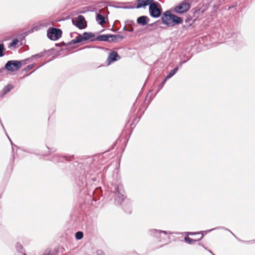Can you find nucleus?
I'll return each instance as SVG.
<instances>
[{
  "label": "nucleus",
  "instance_id": "1",
  "mask_svg": "<svg viewBox=\"0 0 255 255\" xmlns=\"http://www.w3.org/2000/svg\"><path fill=\"white\" fill-rule=\"evenodd\" d=\"M112 192L114 194V204L120 206L127 214L132 212V201L127 197L126 192L122 183H115L111 188Z\"/></svg>",
  "mask_w": 255,
  "mask_h": 255
},
{
  "label": "nucleus",
  "instance_id": "2",
  "mask_svg": "<svg viewBox=\"0 0 255 255\" xmlns=\"http://www.w3.org/2000/svg\"><path fill=\"white\" fill-rule=\"evenodd\" d=\"M88 168V165L85 166L79 173H75V182L81 190H83L89 184H94L100 179V172L95 173L92 170L89 171Z\"/></svg>",
  "mask_w": 255,
  "mask_h": 255
},
{
  "label": "nucleus",
  "instance_id": "3",
  "mask_svg": "<svg viewBox=\"0 0 255 255\" xmlns=\"http://www.w3.org/2000/svg\"><path fill=\"white\" fill-rule=\"evenodd\" d=\"M162 23L167 27H174L183 23V18L175 14L172 13L171 9H168L163 12L160 19L155 22L148 24L147 26L152 27L153 29H156L159 23Z\"/></svg>",
  "mask_w": 255,
  "mask_h": 255
},
{
  "label": "nucleus",
  "instance_id": "4",
  "mask_svg": "<svg viewBox=\"0 0 255 255\" xmlns=\"http://www.w3.org/2000/svg\"><path fill=\"white\" fill-rule=\"evenodd\" d=\"M78 36L75 38L72 39L66 43L67 45L70 46L71 45L75 44L77 43H82L84 42L86 43V41L89 40L90 39L93 37L95 36V33L92 32H84L82 34L76 32Z\"/></svg>",
  "mask_w": 255,
  "mask_h": 255
},
{
  "label": "nucleus",
  "instance_id": "5",
  "mask_svg": "<svg viewBox=\"0 0 255 255\" xmlns=\"http://www.w3.org/2000/svg\"><path fill=\"white\" fill-rule=\"evenodd\" d=\"M193 0H184L177 5L175 6L172 12L174 11L178 14H182L187 12L191 7V3Z\"/></svg>",
  "mask_w": 255,
  "mask_h": 255
},
{
  "label": "nucleus",
  "instance_id": "6",
  "mask_svg": "<svg viewBox=\"0 0 255 255\" xmlns=\"http://www.w3.org/2000/svg\"><path fill=\"white\" fill-rule=\"evenodd\" d=\"M149 13L151 17L155 18L161 17L163 14L162 8L159 3L158 2H153L152 4H150L149 6Z\"/></svg>",
  "mask_w": 255,
  "mask_h": 255
},
{
  "label": "nucleus",
  "instance_id": "7",
  "mask_svg": "<svg viewBox=\"0 0 255 255\" xmlns=\"http://www.w3.org/2000/svg\"><path fill=\"white\" fill-rule=\"evenodd\" d=\"M21 67V64L19 60H10L6 62L2 68L8 72H13L18 71Z\"/></svg>",
  "mask_w": 255,
  "mask_h": 255
},
{
  "label": "nucleus",
  "instance_id": "8",
  "mask_svg": "<svg viewBox=\"0 0 255 255\" xmlns=\"http://www.w3.org/2000/svg\"><path fill=\"white\" fill-rule=\"evenodd\" d=\"M62 35V31L58 28L50 27L47 30V37L53 41H56L60 39Z\"/></svg>",
  "mask_w": 255,
  "mask_h": 255
},
{
  "label": "nucleus",
  "instance_id": "9",
  "mask_svg": "<svg viewBox=\"0 0 255 255\" xmlns=\"http://www.w3.org/2000/svg\"><path fill=\"white\" fill-rule=\"evenodd\" d=\"M85 21V17L82 15H79L77 17L72 20V24L80 29H83L86 28L87 25L84 26L83 22Z\"/></svg>",
  "mask_w": 255,
  "mask_h": 255
},
{
  "label": "nucleus",
  "instance_id": "10",
  "mask_svg": "<svg viewBox=\"0 0 255 255\" xmlns=\"http://www.w3.org/2000/svg\"><path fill=\"white\" fill-rule=\"evenodd\" d=\"M74 159V155H65L60 156L59 154H55L52 157L51 160L53 162H63L64 160L69 161H71Z\"/></svg>",
  "mask_w": 255,
  "mask_h": 255
},
{
  "label": "nucleus",
  "instance_id": "11",
  "mask_svg": "<svg viewBox=\"0 0 255 255\" xmlns=\"http://www.w3.org/2000/svg\"><path fill=\"white\" fill-rule=\"evenodd\" d=\"M148 233L149 235L155 237L157 239H159V242H161V240L160 239L161 237V234L163 233L164 235L167 234H171L172 233L170 232H167L166 231H163L157 229H150L148 231Z\"/></svg>",
  "mask_w": 255,
  "mask_h": 255
},
{
  "label": "nucleus",
  "instance_id": "12",
  "mask_svg": "<svg viewBox=\"0 0 255 255\" xmlns=\"http://www.w3.org/2000/svg\"><path fill=\"white\" fill-rule=\"evenodd\" d=\"M121 56L116 51H111L109 53L107 62L108 65L118 61L121 59Z\"/></svg>",
  "mask_w": 255,
  "mask_h": 255
},
{
  "label": "nucleus",
  "instance_id": "13",
  "mask_svg": "<svg viewBox=\"0 0 255 255\" xmlns=\"http://www.w3.org/2000/svg\"><path fill=\"white\" fill-rule=\"evenodd\" d=\"M110 37V34H100L96 37L95 36L93 37L92 38L89 39V41L93 42L95 41H99L111 42Z\"/></svg>",
  "mask_w": 255,
  "mask_h": 255
},
{
  "label": "nucleus",
  "instance_id": "14",
  "mask_svg": "<svg viewBox=\"0 0 255 255\" xmlns=\"http://www.w3.org/2000/svg\"><path fill=\"white\" fill-rule=\"evenodd\" d=\"M154 0H136L137 4L135 7L137 9L140 8H145L146 6H149L150 4H152Z\"/></svg>",
  "mask_w": 255,
  "mask_h": 255
},
{
  "label": "nucleus",
  "instance_id": "15",
  "mask_svg": "<svg viewBox=\"0 0 255 255\" xmlns=\"http://www.w3.org/2000/svg\"><path fill=\"white\" fill-rule=\"evenodd\" d=\"M150 20L149 18L146 15H141L138 17L136 19V23L142 26L148 25Z\"/></svg>",
  "mask_w": 255,
  "mask_h": 255
},
{
  "label": "nucleus",
  "instance_id": "16",
  "mask_svg": "<svg viewBox=\"0 0 255 255\" xmlns=\"http://www.w3.org/2000/svg\"><path fill=\"white\" fill-rule=\"evenodd\" d=\"M92 200L97 201L100 199L102 195V190L101 187H97L92 192Z\"/></svg>",
  "mask_w": 255,
  "mask_h": 255
},
{
  "label": "nucleus",
  "instance_id": "17",
  "mask_svg": "<svg viewBox=\"0 0 255 255\" xmlns=\"http://www.w3.org/2000/svg\"><path fill=\"white\" fill-rule=\"evenodd\" d=\"M14 88V85L11 84H8L5 86L0 92V98H3Z\"/></svg>",
  "mask_w": 255,
  "mask_h": 255
},
{
  "label": "nucleus",
  "instance_id": "18",
  "mask_svg": "<svg viewBox=\"0 0 255 255\" xmlns=\"http://www.w3.org/2000/svg\"><path fill=\"white\" fill-rule=\"evenodd\" d=\"M168 80V79H167L166 78V77H165L163 80L161 81V82L160 83V84L158 85V89L156 91V93L153 95H152V94H151V95L150 96V102L151 101V100L154 98V97L155 96V95L161 90V89L163 87L164 85H165V84L166 83L167 80Z\"/></svg>",
  "mask_w": 255,
  "mask_h": 255
},
{
  "label": "nucleus",
  "instance_id": "19",
  "mask_svg": "<svg viewBox=\"0 0 255 255\" xmlns=\"http://www.w3.org/2000/svg\"><path fill=\"white\" fill-rule=\"evenodd\" d=\"M204 237V235H202L200 239H193L192 238H190L188 237V236H186L184 238V241L185 242H186L187 244L189 245H192L196 242H199L201 241L203 238Z\"/></svg>",
  "mask_w": 255,
  "mask_h": 255
},
{
  "label": "nucleus",
  "instance_id": "20",
  "mask_svg": "<svg viewBox=\"0 0 255 255\" xmlns=\"http://www.w3.org/2000/svg\"><path fill=\"white\" fill-rule=\"evenodd\" d=\"M96 20L98 23L100 25H102V24L106 22L105 17L101 14L100 11L98 13H96Z\"/></svg>",
  "mask_w": 255,
  "mask_h": 255
},
{
  "label": "nucleus",
  "instance_id": "21",
  "mask_svg": "<svg viewBox=\"0 0 255 255\" xmlns=\"http://www.w3.org/2000/svg\"><path fill=\"white\" fill-rule=\"evenodd\" d=\"M19 39L18 38H13L11 41L9 43L8 47L9 48H17L18 47Z\"/></svg>",
  "mask_w": 255,
  "mask_h": 255
},
{
  "label": "nucleus",
  "instance_id": "22",
  "mask_svg": "<svg viewBox=\"0 0 255 255\" xmlns=\"http://www.w3.org/2000/svg\"><path fill=\"white\" fill-rule=\"evenodd\" d=\"M15 247L18 253H21L22 255H26V253L24 252V249L22 245L20 243L17 242Z\"/></svg>",
  "mask_w": 255,
  "mask_h": 255
},
{
  "label": "nucleus",
  "instance_id": "23",
  "mask_svg": "<svg viewBox=\"0 0 255 255\" xmlns=\"http://www.w3.org/2000/svg\"><path fill=\"white\" fill-rule=\"evenodd\" d=\"M179 66H176L175 68L172 69L165 77H166L167 79H169L177 72Z\"/></svg>",
  "mask_w": 255,
  "mask_h": 255
},
{
  "label": "nucleus",
  "instance_id": "24",
  "mask_svg": "<svg viewBox=\"0 0 255 255\" xmlns=\"http://www.w3.org/2000/svg\"><path fill=\"white\" fill-rule=\"evenodd\" d=\"M229 37L231 38L234 43H236L241 38V35L239 33H232L231 34V36H229Z\"/></svg>",
  "mask_w": 255,
  "mask_h": 255
},
{
  "label": "nucleus",
  "instance_id": "25",
  "mask_svg": "<svg viewBox=\"0 0 255 255\" xmlns=\"http://www.w3.org/2000/svg\"><path fill=\"white\" fill-rule=\"evenodd\" d=\"M216 230L217 229H223V230H224L225 231H228V232H230L231 234H232L233 235V236L235 237V238L237 239L240 242H244V243L246 242V241H243V240H242L240 239L239 238H238L231 231H230L229 229H228V228H227L226 227H216Z\"/></svg>",
  "mask_w": 255,
  "mask_h": 255
},
{
  "label": "nucleus",
  "instance_id": "26",
  "mask_svg": "<svg viewBox=\"0 0 255 255\" xmlns=\"http://www.w3.org/2000/svg\"><path fill=\"white\" fill-rule=\"evenodd\" d=\"M58 252L56 250L53 251L46 250L43 255H58Z\"/></svg>",
  "mask_w": 255,
  "mask_h": 255
},
{
  "label": "nucleus",
  "instance_id": "27",
  "mask_svg": "<svg viewBox=\"0 0 255 255\" xmlns=\"http://www.w3.org/2000/svg\"><path fill=\"white\" fill-rule=\"evenodd\" d=\"M14 154H12V158L10 159V162L9 164V165L7 166V169L8 170H9L10 172H12V167L13 165L14 164Z\"/></svg>",
  "mask_w": 255,
  "mask_h": 255
},
{
  "label": "nucleus",
  "instance_id": "28",
  "mask_svg": "<svg viewBox=\"0 0 255 255\" xmlns=\"http://www.w3.org/2000/svg\"><path fill=\"white\" fill-rule=\"evenodd\" d=\"M84 237V234L82 231H78L75 234V239L77 240H81Z\"/></svg>",
  "mask_w": 255,
  "mask_h": 255
},
{
  "label": "nucleus",
  "instance_id": "29",
  "mask_svg": "<svg viewBox=\"0 0 255 255\" xmlns=\"http://www.w3.org/2000/svg\"><path fill=\"white\" fill-rule=\"evenodd\" d=\"M126 25H127L128 28H133V26L134 25V21L132 20H127L125 21Z\"/></svg>",
  "mask_w": 255,
  "mask_h": 255
},
{
  "label": "nucleus",
  "instance_id": "30",
  "mask_svg": "<svg viewBox=\"0 0 255 255\" xmlns=\"http://www.w3.org/2000/svg\"><path fill=\"white\" fill-rule=\"evenodd\" d=\"M33 60L31 58V57H30L29 58H27L26 59H23V60H19L21 64V66L22 65H25L28 62H31Z\"/></svg>",
  "mask_w": 255,
  "mask_h": 255
},
{
  "label": "nucleus",
  "instance_id": "31",
  "mask_svg": "<svg viewBox=\"0 0 255 255\" xmlns=\"http://www.w3.org/2000/svg\"><path fill=\"white\" fill-rule=\"evenodd\" d=\"M110 35H111V37H110L111 42H116L117 39L118 38L119 34H110Z\"/></svg>",
  "mask_w": 255,
  "mask_h": 255
},
{
  "label": "nucleus",
  "instance_id": "32",
  "mask_svg": "<svg viewBox=\"0 0 255 255\" xmlns=\"http://www.w3.org/2000/svg\"><path fill=\"white\" fill-rule=\"evenodd\" d=\"M44 52H40V53H38V54L33 55L31 56V57L32 60H33L34 59L41 58V57H43L44 56Z\"/></svg>",
  "mask_w": 255,
  "mask_h": 255
},
{
  "label": "nucleus",
  "instance_id": "33",
  "mask_svg": "<svg viewBox=\"0 0 255 255\" xmlns=\"http://www.w3.org/2000/svg\"><path fill=\"white\" fill-rule=\"evenodd\" d=\"M5 50L4 44L3 43L0 44V57L4 55L3 51Z\"/></svg>",
  "mask_w": 255,
  "mask_h": 255
},
{
  "label": "nucleus",
  "instance_id": "34",
  "mask_svg": "<svg viewBox=\"0 0 255 255\" xmlns=\"http://www.w3.org/2000/svg\"><path fill=\"white\" fill-rule=\"evenodd\" d=\"M35 65V64H31L27 65L25 68L22 69V71H28L32 69Z\"/></svg>",
  "mask_w": 255,
  "mask_h": 255
},
{
  "label": "nucleus",
  "instance_id": "35",
  "mask_svg": "<svg viewBox=\"0 0 255 255\" xmlns=\"http://www.w3.org/2000/svg\"><path fill=\"white\" fill-rule=\"evenodd\" d=\"M202 232H184V233L187 235V236H189V235H191V236H193V235H198V234H200Z\"/></svg>",
  "mask_w": 255,
  "mask_h": 255
},
{
  "label": "nucleus",
  "instance_id": "36",
  "mask_svg": "<svg viewBox=\"0 0 255 255\" xmlns=\"http://www.w3.org/2000/svg\"><path fill=\"white\" fill-rule=\"evenodd\" d=\"M47 148L48 149V154H51L57 151V149L55 147H49L48 146H46Z\"/></svg>",
  "mask_w": 255,
  "mask_h": 255
},
{
  "label": "nucleus",
  "instance_id": "37",
  "mask_svg": "<svg viewBox=\"0 0 255 255\" xmlns=\"http://www.w3.org/2000/svg\"><path fill=\"white\" fill-rule=\"evenodd\" d=\"M127 25H126V24L125 25L124 28H123V30L125 31H128V32H133V30H134V28H128Z\"/></svg>",
  "mask_w": 255,
  "mask_h": 255
},
{
  "label": "nucleus",
  "instance_id": "38",
  "mask_svg": "<svg viewBox=\"0 0 255 255\" xmlns=\"http://www.w3.org/2000/svg\"><path fill=\"white\" fill-rule=\"evenodd\" d=\"M200 11V9L197 7H195L192 9L191 12H192L194 16Z\"/></svg>",
  "mask_w": 255,
  "mask_h": 255
},
{
  "label": "nucleus",
  "instance_id": "39",
  "mask_svg": "<svg viewBox=\"0 0 255 255\" xmlns=\"http://www.w3.org/2000/svg\"><path fill=\"white\" fill-rule=\"evenodd\" d=\"M216 230V228H213L212 229H210V230H206V231H201L202 233L200 234H202V235H204V234H207L213 230Z\"/></svg>",
  "mask_w": 255,
  "mask_h": 255
},
{
  "label": "nucleus",
  "instance_id": "40",
  "mask_svg": "<svg viewBox=\"0 0 255 255\" xmlns=\"http://www.w3.org/2000/svg\"><path fill=\"white\" fill-rule=\"evenodd\" d=\"M112 6L116 7V8H128V9H132V8H136L135 5V6H125V7H119V6H116L112 5Z\"/></svg>",
  "mask_w": 255,
  "mask_h": 255
},
{
  "label": "nucleus",
  "instance_id": "41",
  "mask_svg": "<svg viewBox=\"0 0 255 255\" xmlns=\"http://www.w3.org/2000/svg\"><path fill=\"white\" fill-rule=\"evenodd\" d=\"M39 29V26H35L33 27H32L30 30V31H31V32H33L34 31H37Z\"/></svg>",
  "mask_w": 255,
  "mask_h": 255
},
{
  "label": "nucleus",
  "instance_id": "42",
  "mask_svg": "<svg viewBox=\"0 0 255 255\" xmlns=\"http://www.w3.org/2000/svg\"><path fill=\"white\" fill-rule=\"evenodd\" d=\"M84 165H83L82 163H79L78 165V167L77 168H76V170L77 171H79V168H80V169H82V167H83Z\"/></svg>",
  "mask_w": 255,
  "mask_h": 255
},
{
  "label": "nucleus",
  "instance_id": "43",
  "mask_svg": "<svg viewBox=\"0 0 255 255\" xmlns=\"http://www.w3.org/2000/svg\"><path fill=\"white\" fill-rule=\"evenodd\" d=\"M191 20H192V17L189 16L187 17V18L185 20V22L186 23H187L189 22H190Z\"/></svg>",
  "mask_w": 255,
  "mask_h": 255
},
{
  "label": "nucleus",
  "instance_id": "44",
  "mask_svg": "<svg viewBox=\"0 0 255 255\" xmlns=\"http://www.w3.org/2000/svg\"><path fill=\"white\" fill-rule=\"evenodd\" d=\"M25 39V35H24L23 34H20L19 36V39H20L21 41Z\"/></svg>",
  "mask_w": 255,
  "mask_h": 255
},
{
  "label": "nucleus",
  "instance_id": "45",
  "mask_svg": "<svg viewBox=\"0 0 255 255\" xmlns=\"http://www.w3.org/2000/svg\"><path fill=\"white\" fill-rule=\"evenodd\" d=\"M189 59L190 58H188L187 60H182L180 62V65H182L183 64L186 63Z\"/></svg>",
  "mask_w": 255,
  "mask_h": 255
},
{
  "label": "nucleus",
  "instance_id": "46",
  "mask_svg": "<svg viewBox=\"0 0 255 255\" xmlns=\"http://www.w3.org/2000/svg\"><path fill=\"white\" fill-rule=\"evenodd\" d=\"M54 50H55L54 48H51L50 49H49V50H48L47 51L45 50L43 52H44V53H46L47 52H50L53 51H54Z\"/></svg>",
  "mask_w": 255,
  "mask_h": 255
},
{
  "label": "nucleus",
  "instance_id": "47",
  "mask_svg": "<svg viewBox=\"0 0 255 255\" xmlns=\"http://www.w3.org/2000/svg\"><path fill=\"white\" fill-rule=\"evenodd\" d=\"M39 67H37L36 69H35L34 70H33V71H32L31 72L29 73V74H25L24 76V77H27V76H29L30 75H31L33 72H34L36 70H37Z\"/></svg>",
  "mask_w": 255,
  "mask_h": 255
},
{
  "label": "nucleus",
  "instance_id": "48",
  "mask_svg": "<svg viewBox=\"0 0 255 255\" xmlns=\"http://www.w3.org/2000/svg\"><path fill=\"white\" fill-rule=\"evenodd\" d=\"M11 146H12V152H14V147H17V145H15L13 143H11Z\"/></svg>",
  "mask_w": 255,
  "mask_h": 255
},
{
  "label": "nucleus",
  "instance_id": "49",
  "mask_svg": "<svg viewBox=\"0 0 255 255\" xmlns=\"http://www.w3.org/2000/svg\"><path fill=\"white\" fill-rule=\"evenodd\" d=\"M11 146H12V152H14V147H17V145H15L13 143H11Z\"/></svg>",
  "mask_w": 255,
  "mask_h": 255
},
{
  "label": "nucleus",
  "instance_id": "50",
  "mask_svg": "<svg viewBox=\"0 0 255 255\" xmlns=\"http://www.w3.org/2000/svg\"><path fill=\"white\" fill-rule=\"evenodd\" d=\"M11 146H12V152H14V147H17V145H15L13 143H11Z\"/></svg>",
  "mask_w": 255,
  "mask_h": 255
},
{
  "label": "nucleus",
  "instance_id": "51",
  "mask_svg": "<svg viewBox=\"0 0 255 255\" xmlns=\"http://www.w3.org/2000/svg\"><path fill=\"white\" fill-rule=\"evenodd\" d=\"M66 43H65L64 41H62L61 43H60V44L61 46H67L68 45H67Z\"/></svg>",
  "mask_w": 255,
  "mask_h": 255
},
{
  "label": "nucleus",
  "instance_id": "52",
  "mask_svg": "<svg viewBox=\"0 0 255 255\" xmlns=\"http://www.w3.org/2000/svg\"><path fill=\"white\" fill-rule=\"evenodd\" d=\"M23 151L24 152H28V153H32V151H31L30 150H27V149H22Z\"/></svg>",
  "mask_w": 255,
  "mask_h": 255
},
{
  "label": "nucleus",
  "instance_id": "53",
  "mask_svg": "<svg viewBox=\"0 0 255 255\" xmlns=\"http://www.w3.org/2000/svg\"><path fill=\"white\" fill-rule=\"evenodd\" d=\"M118 38H120L121 40L125 38V36H124L123 35H119V36H118Z\"/></svg>",
  "mask_w": 255,
  "mask_h": 255
},
{
  "label": "nucleus",
  "instance_id": "54",
  "mask_svg": "<svg viewBox=\"0 0 255 255\" xmlns=\"http://www.w3.org/2000/svg\"><path fill=\"white\" fill-rule=\"evenodd\" d=\"M218 7H219V6H218V5H217L214 4V5H213V9H214V10H216V9H217L218 8Z\"/></svg>",
  "mask_w": 255,
  "mask_h": 255
},
{
  "label": "nucleus",
  "instance_id": "55",
  "mask_svg": "<svg viewBox=\"0 0 255 255\" xmlns=\"http://www.w3.org/2000/svg\"><path fill=\"white\" fill-rule=\"evenodd\" d=\"M102 251H97V255H103L101 253H102Z\"/></svg>",
  "mask_w": 255,
  "mask_h": 255
},
{
  "label": "nucleus",
  "instance_id": "56",
  "mask_svg": "<svg viewBox=\"0 0 255 255\" xmlns=\"http://www.w3.org/2000/svg\"><path fill=\"white\" fill-rule=\"evenodd\" d=\"M199 245L203 247L205 250H207V248L205 247L203 245L201 244V243H199Z\"/></svg>",
  "mask_w": 255,
  "mask_h": 255
},
{
  "label": "nucleus",
  "instance_id": "57",
  "mask_svg": "<svg viewBox=\"0 0 255 255\" xmlns=\"http://www.w3.org/2000/svg\"><path fill=\"white\" fill-rule=\"evenodd\" d=\"M207 251L210 253L212 254V255H215L213 252L212 251L210 250H208L207 249Z\"/></svg>",
  "mask_w": 255,
  "mask_h": 255
},
{
  "label": "nucleus",
  "instance_id": "58",
  "mask_svg": "<svg viewBox=\"0 0 255 255\" xmlns=\"http://www.w3.org/2000/svg\"><path fill=\"white\" fill-rule=\"evenodd\" d=\"M255 241V239L251 241H246L245 243H250V242H254Z\"/></svg>",
  "mask_w": 255,
  "mask_h": 255
},
{
  "label": "nucleus",
  "instance_id": "59",
  "mask_svg": "<svg viewBox=\"0 0 255 255\" xmlns=\"http://www.w3.org/2000/svg\"><path fill=\"white\" fill-rule=\"evenodd\" d=\"M6 135H7V137L8 138V139L10 142V143H13L12 141H11V139L9 138V137L8 136V135L7 134H6Z\"/></svg>",
  "mask_w": 255,
  "mask_h": 255
},
{
  "label": "nucleus",
  "instance_id": "60",
  "mask_svg": "<svg viewBox=\"0 0 255 255\" xmlns=\"http://www.w3.org/2000/svg\"><path fill=\"white\" fill-rule=\"evenodd\" d=\"M55 46H57V47H60L61 46L60 43H56L55 44Z\"/></svg>",
  "mask_w": 255,
  "mask_h": 255
},
{
  "label": "nucleus",
  "instance_id": "61",
  "mask_svg": "<svg viewBox=\"0 0 255 255\" xmlns=\"http://www.w3.org/2000/svg\"><path fill=\"white\" fill-rule=\"evenodd\" d=\"M136 120V119H134L132 123L131 124L130 126L133 125L134 124L135 121Z\"/></svg>",
  "mask_w": 255,
  "mask_h": 255
},
{
  "label": "nucleus",
  "instance_id": "62",
  "mask_svg": "<svg viewBox=\"0 0 255 255\" xmlns=\"http://www.w3.org/2000/svg\"><path fill=\"white\" fill-rule=\"evenodd\" d=\"M187 28V26H186L185 25H182V28L183 29H185V28Z\"/></svg>",
  "mask_w": 255,
  "mask_h": 255
},
{
  "label": "nucleus",
  "instance_id": "63",
  "mask_svg": "<svg viewBox=\"0 0 255 255\" xmlns=\"http://www.w3.org/2000/svg\"><path fill=\"white\" fill-rule=\"evenodd\" d=\"M3 71V68L0 69V73L2 72Z\"/></svg>",
  "mask_w": 255,
  "mask_h": 255
},
{
  "label": "nucleus",
  "instance_id": "64",
  "mask_svg": "<svg viewBox=\"0 0 255 255\" xmlns=\"http://www.w3.org/2000/svg\"><path fill=\"white\" fill-rule=\"evenodd\" d=\"M73 33H72V32L70 33V37H73Z\"/></svg>",
  "mask_w": 255,
  "mask_h": 255
}]
</instances>
